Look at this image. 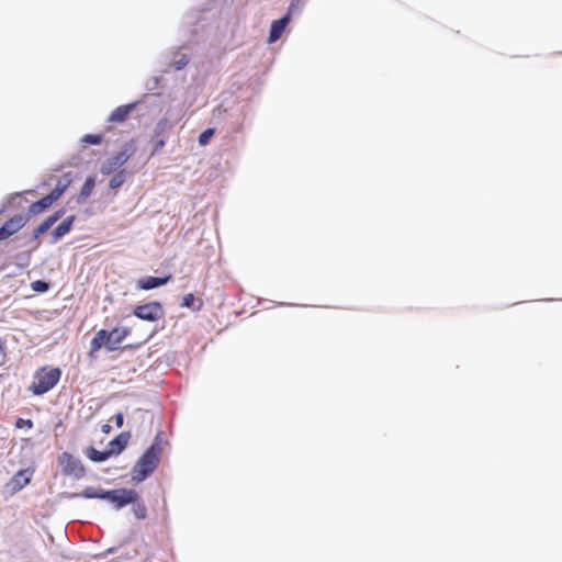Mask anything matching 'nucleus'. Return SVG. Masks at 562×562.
<instances>
[{"instance_id":"obj_10","label":"nucleus","mask_w":562,"mask_h":562,"mask_svg":"<svg viewBox=\"0 0 562 562\" xmlns=\"http://www.w3.org/2000/svg\"><path fill=\"white\" fill-rule=\"evenodd\" d=\"M171 279V274H166L164 277L146 276L137 280L136 288L143 291H150L166 285Z\"/></svg>"},{"instance_id":"obj_34","label":"nucleus","mask_w":562,"mask_h":562,"mask_svg":"<svg viewBox=\"0 0 562 562\" xmlns=\"http://www.w3.org/2000/svg\"><path fill=\"white\" fill-rule=\"evenodd\" d=\"M5 359L4 342L0 339V366L3 364Z\"/></svg>"},{"instance_id":"obj_20","label":"nucleus","mask_w":562,"mask_h":562,"mask_svg":"<svg viewBox=\"0 0 562 562\" xmlns=\"http://www.w3.org/2000/svg\"><path fill=\"white\" fill-rule=\"evenodd\" d=\"M180 305L181 307L190 308L193 312H199L203 306V302L198 300L193 293H188L182 297Z\"/></svg>"},{"instance_id":"obj_25","label":"nucleus","mask_w":562,"mask_h":562,"mask_svg":"<svg viewBox=\"0 0 562 562\" xmlns=\"http://www.w3.org/2000/svg\"><path fill=\"white\" fill-rule=\"evenodd\" d=\"M31 289L36 293H46L50 289V283L46 280H35L31 283Z\"/></svg>"},{"instance_id":"obj_42","label":"nucleus","mask_w":562,"mask_h":562,"mask_svg":"<svg viewBox=\"0 0 562 562\" xmlns=\"http://www.w3.org/2000/svg\"><path fill=\"white\" fill-rule=\"evenodd\" d=\"M114 551H115V548H110V549L108 550V553H114Z\"/></svg>"},{"instance_id":"obj_14","label":"nucleus","mask_w":562,"mask_h":562,"mask_svg":"<svg viewBox=\"0 0 562 562\" xmlns=\"http://www.w3.org/2000/svg\"><path fill=\"white\" fill-rule=\"evenodd\" d=\"M32 472L29 469L18 471L8 482L7 487L11 493L21 491L31 481Z\"/></svg>"},{"instance_id":"obj_36","label":"nucleus","mask_w":562,"mask_h":562,"mask_svg":"<svg viewBox=\"0 0 562 562\" xmlns=\"http://www.w3.org/2000/svg\"><path fill=\"white\" fill-rule=\"evenodd\" d=\"M45 224L47 225V227L50 229L57 222L56 220L53 217V215H48L45 220H44Z\"/></svg>"},{"instance_id":"obj_13","label":"nucleus","mask_w":562,"mask_h":562,"mask_svg":"<svg viewBox=\"0 0 562 562\" xmlns=\"http://www.w3.org/2000/svg\"><path fill=\"white\" fill-rule=\"evenodd\" d=\"M131 434L122 431L108 442L106 449L111 457L121 454L127 447Z\"/></svg>"},{"instance_id":"obj_30","label":"nucleus","mask_w":562,"mask_h":562,"mask_svg":"<svg viewBox=\"0 0 562 562\" xmlns=\"http://www.w3.org/2000/svg\"><path fill=\"white\" fill-rule=\"evenodd\" d=\"M160 81H161V77L160 76H154L151 77L150 79L147 80L146 82V90L148 91H154L156 90L159 85H160Z\"/></svg>"},{"instance_id":"obj_21","label":"nucleus","mask_w":562,"mask_h":562,"mask_svg":"<svg viewBox=\"0 0 562 562\" xmlns=\"http://www.w3.org/2000/svg\"><path fill=\"white\" fill-rule=\"evenodd\" d=\"M190 61V56L184 53H176L175 58L171 63V67L176 70H182Z\"/></svg>"},{"instance_id":"obj_43","label":"nucleus","mask_w":562,"mask_h":562,"mask_svg":"<svg viewBox=\"0 0 562 562\" xmlns=\"http://www.w3.org/2000/svg\"><path fill=\"white\" fill-rule=\"evenodd\" d=\"M544 301L546 302H551V301H554V299H546Z\"/></svg>"},{"instance_id":"obj_29","label":"nucleus","mask_w":562,"mask_h":562,"mask_svg":"<svg viewBox=\"0 0 562 562\" xmlns=\"http://www.w3.org/2000/svg\"><path fill=\"white\" fill-rule=\"evenodd\" d=\"M300 4H301V0H291L290 4L288 7V10L283 15H288L289 20H291L292 14L294 12H296V11L300 12Z\"/></svg>"},{"instance_id":"obj_19","label":"nucleus","mask_w":562,"mask_h":562,"mask_svg":"<svg viewBox=\"0 0 562 562\" xmlns=\"http://www.w3.org/2000/svg\"><path fill=\"white\" fill-rule=\"evenodd\" d=\"M72 182L71 172H66L61 178L58 179L55 188L49 192L56 200H58L63 193L70 187Z\"/></svg>"},{"instance_id":"obj_3","label":"nucleus","mask_w":562,"mask_h":562,"mask_svg":"<svg viewBox=\"0 0 562 562\" xmlns=\"http://www.w3.org/2000/svg\"><path fill=\"white\" fill-rule=\"evenodd\" d=\"M131 327H114L111 330H98L90 341V352L99 351L105 347L108 351H116L121 342L131 334Z\"/></svg>"},{"instance_id":"obj_39","label":"nucleus","mask_w":562,"mask_h":562,"mask_svg":"<svg viewBox=\"0 0 562 562\" xmlns=\"http://www.w3.org/2000/svg\"><path fill=\"white\" fill-rule=\"evenodd\" d=\"M40 236H41V235H36V234H35V228H34V229H33V232H32V235H31V236H30V238L24 243V245L26 246V245H30V244L34 243L35 240H37V239H38V237H40Z\"/></svg>"},{"instance_id":"obj_38","label":"nucleus","mask_w":562,"mask_h":562,"mask_svg":"<svg viewBox=\"0 0 562 562\" xmlns=\"http://www.w3.org/2000/svg\"><path fill=\"white\" fill-rule=\"evenodd\" d=\"M20 193H15L11 196L8 198V201L5 203L2 204V206L0 207V214L3 213L7 209V205L11 203L12 199H14L15 196H18Z\"/></svg>"},{"instance_id":"obj_2","label":"nucleus","mask_w":562,"mask_h":562,"mask_svg":"<svg viewBox=\"0 0 562 562\" xmlns=\"http://www.w3.org/2000/svg\"><path fill=\"white\" fill-rule=\"evenodd\" d=\"M164 435L158 431L131 470L132 481L142 483L155 472L162 452Z\"/></svg>"},{"instance_id":"obj_6","label":"nucleus","mask_w":562,"mask_h":562,"mask_svg":"<svg viewBox=\"0 0 562 562\" xmlns=\"http://www.w3.org/2000/svg\"><path fill=\"white\" fill-rule=\"evenodd\" d=\"M58 463L61 467V472L64 475L74 476L75 479L79 480L86 474V468L81 460L67 451L59 456Z\"/></svg>"},{"instance_id":"obj_12","label":"nucleus","mask_w":562,"mask_h":562,"mask_svg":"<svg viewBox=\"0 0 562 562\" xmlns=\"http://www.w3.org/2000/svg\"><path fill=\"white\" fill-rule=\"evenodd\" d=\"M183 25L188 27L192 35L199 34V32L205 26V18L201 11H192L184 15Z\"/></svg>"},{"instance_id":"obj_7","label":"nucleus","mask_w":562,"mask_h":562,"mask_svg":"<svg viewBox=\"0 0 562 562\" xmlns=\"http://www.w3.org/2000/svg\"><path fill=\"white\" fill-rule=\"evenodd\" d=\"M133 315L140 321L156 322L164 317L165 311L160 302L151 301L145 304L136 305L133 308Z\"/></svg>"},{"instance_id":"obj_4","label":"nucleus","mask_w":562,"mask_h":562,"mask_svg":"<svg viewBox=\"0 0 562 562\" xmlns=\"http://www.w3.org/2000/svg\"><path fill=\"white\" fill-rule=\"evenodd\" d=\"M61 370L59 368L42 367L34 374V381L29 386L33 395L41 396L54 389L59 382Z\"/></svg>"},{"instance_id":"obj_17","label":"nucleus","mask_w":562,"mask_h":562,"mask_svg":"<svg viewBox=\"0 0 562 562\" xmlns=\"http://www.w3.org/2000/svg\"><path fill=\"white\" fill-rule=\"evenodd\" d=\"M97 183V177L95 175H90L86 178L79 193L76 196V202L79 205L85 204L88 199L90 198L94 187Z\"/></svg>"},{"instance_id":"obj_9","label":"nucleus","mask_w":562,"mask_h":562,"mask_svg":"<svg viewBox=\"0 0 562 562\" xmlns=\"http://www.w3.org/2000/svg\"><path fill=\"white\" fill-rule=\"evenodd\" d=\"M143 103V99L136 100L131 103H126L115 108L108 116L106 122L109 123H124L131 113Z\"/></svg>"},{"instance_id":"obj_28","label":"nucleus","mask_w":562,"mask_h":562,"mask_svg":"<svg viewBox=\"0 0 562 562\" xmlns=\"http://www.w3.org/2000/svg\"><path fill=\"white\" fill-rule=\"evenodd\" d=\"M38 243H36L31 250L29 251H24V252H21L16 256V259L19 260L20 265L21 266H29V262H30V258H31V252L32 250H35L37 247H38Z\"/></svg>"},{"instance_id":"obj_18","label":"nucleus","mask_w":562,"mask_h":562,"mask_svg":"<svg viewBox=\"0 0 562 562\" xmlns=\"http://www.w3.org/2000/svg\"><path fill=\"white\" fill-rule=\"evenodd\" d=\"M83 452L85 456L94 463H102L111 458L106 448L104 450H98L93 446H88Z\"/></svg>"},{"instance_id":"obj_11","label":"nucleus","mask_w":562,"mask_h":562,"mask_svg":"<svg viewBox=\"0 0 562 562\" xmlns=\"http://www.w3.org/2000/svg\"><path fill=\"white\" fill-rule=\"evenodd\" d=\"M57 200L50 193H47L46 195L31 203L24 216H27V221H30L32 217L44 213Z\"/></svg>"},{"instance_id":"obj_8","label":"nucleus","mask_w":562,"mask_h":562,"mask_svg":"<svg viewBox=\"0 0 562 562\" xmlns=\"http://www.w3.org/2000/svg\"><path fill=\"white\" fill-rule=\"evenodd\" d=\"M27 216L15 214L0 226V241L8 239L27 224Z\"/></svg>"},{"instance_id":"obj_26","label":"nucleus","mask_w":562,"mask_h":562,"mask_svg":"<svg viewBox=\"0 0 562 562\" xmlns=\"http://www.w3.org/2000/svg\"><path fill=\"white\" fill-rule=\"evenodd\" d=\"M168 120L166 117L160 119L155 127L153 137H165L166 130L168 127Z\"/></svg>"},{"instance_id":"obj_22","label":"nucleus","mask_w":562,"mask_h":562,"mask_svg":"<svg viewBox=\"0 0 562 562\" xmlns=\"http://www.w3.org/2000/svg\"><path fill=\"white\" fill-rule=\"evenodd\" d=\"M125 180H126V171L125 170H120L116 173H114L113 177L110 179L109 188L111 190H116V189H119L120 187L123 186Z\"/></svg>"},{"instance_id":"obj_31","label":"nucleus","mask_w":562,"mask_h":562,"mask_svg":"<svg viewBox=\"0 0 562 562\" xmlns=\"http://www.w3.org/2000/svg\"><path fill=\"white\" fill-rule=\"evenodd\" d=\"M15 427L19 429H21V428L31 429L33 427V422L31 419H25V418L19 417L15 420Z\"/></svg>"},{"instance_id":"obj_27","label":"nucleus","mask_w":562,"mask_h":562,"mask_svg":"<svg viewBox=\"0 0 562 562\" xmlns=\"http://www.w3.org/2000/svg\"><path fill=\"white\" fill-rule=\"evenodd\" d=\"M150 144L153 145L151 156L156 155L166 145L165 137H151Z\"/></svg>"},{"instance_id":"obj_35","label":"nucleus","mask_w":562,"mask_h":562,"mask_svg":"<svg viewBox=\"0 0 562 562\" xmlns=\"http://www.w3.org/2000/svg\"><path fill=\"white\" fill-rule=\"evenodd\" d=\"M45 224L47 225V227L50 229L57 222L56 220L53 217V215H48L45 220H44Z\"/></svg>"},{"instance_id":"obj_16","label":"nucleus","mask_w":562,"mask_h":562,"mask_svg":"<svg viewBox=\"0 0 562 562\" xmlns=\"http://www.w3.org/2000/svg\"><path fill=\"white\" fill-rule=\"evenodd\" d=\"M290 21L288 15H282L280 19L273 20L268 34V43L272 44L277 42L282 36Z\"/></svg>"},{"instance_id":"obj_32","label":"nucleus","mask_w":562,"mask_h":562,"mask_svg":"<svg viewBox=\"0 0 562 562\" xmlns=\"http://www.w3.org/2000/svg\"><path fill=\"white\" fill-rule=\"evenodd\" d=\"M114 423L117 428H121L124 424V415L123 413L119 412L114 415Z\"/></svg>"},{"instance_id":"obj_41","label":"nucleus","mask_w":562,"mask_h":562,"mask_svg":"<svg viewBox=\"0 0 562 562\" xmlns=\"http://www.w3.org/2000/svg\"><path fill=\"white\" fill-rule=\"evenodd\" d=\"M279 305L280 306H295V304L284 303V302L279 303Z\"/></svg>"},{"instance_id":"obj_15","label":"nucleus","mask_w":562,"mask_h":562,"mask_svg":"<svg viewBox=\"0 0 562 562\" xmlns=\"http://www.w3.org/2000/svg\"><path fill=\"white\" fill-rule=\"evenodd\" d=\"M76 222L75 215H69L64 218L50 233V244L58 243L65 235H67Z\"/></svg>"},{"instance_id":"obj_37","label":"nucleus","mask_w":562,"mask_h":562,"mask_svg":"<svg viewBox=\"0 0 562 562\" xmlns=\"http://www.w3.org/2000/svg\"><path fill=\"white\" fill-rule=\"evenodd\" d=\"M53 217L58 222L65 215V209H59L52 213Z\"/></svg>"},{"instance_id":"obj_5","label":"nucleus","mask_w":562,"mask_h":562,"mask_svg":"<svg viewBox=\"0 0 562 562\" xmlns=\"http://www.w3.org/2000/svg\"><path fill=\"white\" fill-rule=\"evenodd\" d=\"M135 146L133 142L125 143L123 148L114 156L105 159L100 166V172L103 176H110L119 168L124 166L128 159L133 156Z\"/></svg>"},{"instance_id":"obj_24","label":"nucleus","mask_w":562,"mask_h":562,"mask_svg":"<svg viewBox=\"0 0 562 562\" xmlns=\"http://www.w3.org/2000/svg\"><path fill=\"white\" fill-rule=\"evenodd\" d=\"M103 140V134H86L80 138V142L87 145H100Z\"/></svg>"},{"instance_id":"obj_40","label":"nucleus","mask_w":562,"mask_h":562,"mask_svg":"<svg viewBox=\"0 0 562 562\" xmlns=\"http://www.w3.org/2000/svg\"><path fill=\"white\" fill-rule=\"evenodd\" d=\"M102 432L109 434L111 431V426L109 424H105L101 428Z\"/></svg>"},{"instance_id":"obj_1","label":"nucleus","mask_w":562,"mask_h":562,"mask_svg":"<svg viewBox=\"0 0 562 562\" xmlns=\"http://www.w3.org/2000/svg\"><path fill=\"white\" fill-rule=\"evenodd\" d=\"M66 496L68 498L103 499L112 504L116 510L132 505L131 510L136 519L144 520L147 518V508L140 501L139 493L134 488L103 490L101 487L87 486L81 492L66 493Z\"/></svg>"},{"instance_id":"obj_23","label":"nucleus","mask_w":562,"mask_h":562,"mask_svg":"<svg viewBox=\"0 0 562 562\" xmlns=\"http://www.w3.org/2000/svg\"><path fill=\"white\" fill-rule=\"evenodd\" d=\"M215 134V128L214 127H207L205 128L203 132L200 133L199 137H198V143L200 146H206L212 137L214 136Z\"/></svg>"},{"instance_id":"obj_33","label":"nucleus","mask_w":562,"mask_h":562,"mask_svg":"<svg viewBox=\"0 0 562 562\" xmlns=\"http://www.w3.org/2000/svg\"><path fill=\"white\" fill-rule=\"evenodd\" d=\"M48 231H49V228L47 227V225L45 224L44 221L40 225H37L35 227V234L36 235H43V234H45Z\"/></svg>"}]
</instances>
